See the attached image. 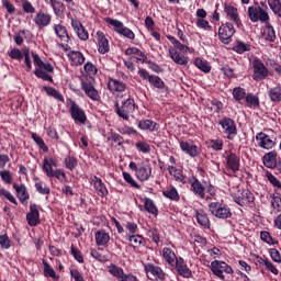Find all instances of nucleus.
<instances>
[{
	"label": "nucleus",
	"mask_w": 281,
	"mask_h": 281,
	"mask_svg": "<svg viewBox=\"0 0 281 281\" xmlns=\"http://www.w3.org/2000/svg\"><path fill=\"white\" fill-rule=\"evenodd\" d=\"M26 221L30 227H36L41 223L38 206L36 204L30 205V212L26 214Z\"/></svg>",
	"instance_id": "obj_10"
},
{
	"label": "nucleus",
	"mask_w": 281,
	"mask_h": 281,
	"mask_svg": "<svg viewBox=\"0 0 281 281\" xmlns=\"http://www.w3.org/2000/svg\"><path fill=\"white\" fill-rule=\"evenodd\" d=\"M225 12L227 16H229L231 21L235 23V25H239L240 19L238 18V9H236V7L226 5Z\"/></svg>",
	"instance_id": "obj_24"
},
{
	"label": "nucleus",
	"mask_w": 281,
	"mask_h": 281,
	"mask_svg": "<svg viewBox=\"0 0 281 281\" xmlns=\"http://www.w3.org/2000/svg\"><path fill=\"white\" fill-rule=\"evenodd\" d=\"M0 196H4L5 199H8V201H10L11 203H13L14 205H18L16 199H15L14 195H12V193H10L8 190H5V189H0Z\"/></svg>",
	"instance_id": "obj_54"
},
{
	"label": "nucleus",
	"mask_w": 281,
	"mask_h": 281,
	"mask_svg": "<svg viewBox=\"0 0 281 281\" xmlns=\"http://www.w3.org/2000/svg\"><path fill=\"white\" fill-rule=\"evenodd\" d=\"M35 189L37 190V192L40 194H49V187H47V186L43 187V182H36Z\"/></svg>",
	"instance_id": "obj_58"
},
{
	"label": "nucleus",
	"mask_w": 281,
	"mask_h": 281,
	"mask_svg": "<svg viewBox=\"0 0 281 281\" xmlns=\"http://www.w3.org/2000/svg\"><path fill=\"white\" fill-rule=\"evenodd\" d=\"M108 87L110 91H117V92L126 91V83L117 79H111L108 83Z\"/></svg>",
	"instance_id": "obj_22"
},
{
	"label": "nucleus",
	"mask_w": 281,
	"mask_h": 281,
	"mask_svg": "<svg viewBox=\"0 0 281 281\" xmlns=\"http://www.w3.org/2000/svg\"><path fill=\"white\" fill-rule=\"evenodd\" d=\"M209 146L213 148V150H223V140L212 139L209 142Z\"/></svg>",
	"instance_id": "obj_56"
},
{
	"label": "nucleus",
	"mask_w": 281,
	"mask_h": 281,
	"mask_svg": "<svg viewBox=\"0 0 281 281\" xmlns=\"http://www.w3.org/2000/svg\"><path fill=\"white\" fill-rule=\"evenodd\" d=\"M168 170L178 183H186V177H183V171L181 169H176L175 166H170Z\"/></svg>",
	"instance_id": "obj_26"
},
{
	"label": "nucleus",
	"mask_w": 281,
	"mask_h": 281,
	"mask_svg": "<svg viewBox=\"0 0 281 281\" xmlns=\"http://www.w3.org/2000/svg\"><path fill=\"white\" fill-rule=\"evenodd\" d=\"M91 181L94 186L97 193L100 196H106L109 194V190H106V187L102 182V179L98 178L97 176H92Z\"/></svg>",
	"instance_id": "obj_15"
},
{
	"label": "nucleus",
	"mask_w": 281,
	"mask_h": 281,
	"mask_svg": "<svg viewBox=\"0 0 281 281\" xmlns=\"http://www.w3.org/2000/svg\"><path fill=\"white\" fill-rule=\"evenodd\" d=\"M99 53L106 54L109 52V40L104 36V33L98 32Z\"/></svg>",
	"instance_id": "obj_19"
},
{
	"label": "nucleus",
	"mask_w": 281,
	"mask_h": 281,
	"mask_svg": "<svg viewBox=\"0 0 281 281\" xmlns=\"http://www.w3.org/2000/svg\"><path fill=\"white\" fill-rule=\"evenodd\" d=\"M43 170L46 172L47 177H52L54 175V168L52 164H49V159L45 158L43 162Z\"/></svg>",
	"instance_id": "obj_53"
},
{
	"label": "nucleus",
	"mask_w": 281,
	"mask_h": 281,
	"mask_svg": "<svg viewBox=\"0 0 281 281\" xmlns=\"http://www.w3.org/2000/svg\"><path fill=\"white\" fill-rule=\"evenodd\" d=\"M178 273L183 278H190V276H192V271H190L187 266H178Z\"/></svg>",
	"instance_id": "obj_60"
},
{
	"label": "nucleus",
	"mask_w": 281,
	"mask_h": 281,
	"mask_svg": "<svg viewBox=\"0 0 281 281\" xmlns=\"http://www.w3.org/2000/svg\"><path fill=\"white\" fill-rule=\"evenodd\" d=\"M130 243L132 247H140V245H144V237L139 235H132L130 236Z\"/></svg>",
	"instance_id": "obj_50"
},
{
	"label": "nucleus",
	"mask_w": 281,
	"mask_h": 281,
	"mask_svg": "<svg viewBox=\"0 0 281 281\" xmlns=\"http://www.w3.org/2000/svg\"><path fill=\"white\" fill-rule=\"evenodd\" d=\"M267 76H269V70H267V67H265V64H262V61L256 59L254 61V80L260 82V80H265Z\"/></svg>",
	"instance_id": "obj_7"
},
{
	"label": "nucleus",
	"mask_w": 281,
	"mask_h": 281,
	"mask_svg": "<svg viewBox=\"0 0 281 281\" xmlns=\"http://www.w3.org/2000/svg\"><path fill=\"white\" fill-rule=\"evenodd\" d=\"M50 5L56 14V16H63L65 14V4L58 0H49Z\"/></svg>",
	"instance_id": "obj_34"
},
{
	"label": "nucleus",
	"mask_w": 281,
	"mask_h": 281,
	"mask_svg": "<svg viewBox=\"0 0 281 281\" xmlns=\"http://www.w3.org/2000/svg\"><path fill=\"white\" fill-rule=\"evenodd\" d=\"M14 190L18 193L19 200L21 201V203H25V201H27V199H30V194H27V190L25 189V186L21 184H13Z\"/></svg>",
	"instance_id": "obj_27"
},
{
	"label": "nucleus",
	"mask_w": 281,
	"mask_h": 281,
	"mask_svg": "<svg viewBox=\"0 0 281 281\" xmlns=\"http://www.w3.org/2000/svg\"><path fill=\"white\" fill-rule=\"evenodd\" d=\"M32 138L37 144V146H40V148L44 150V153H47L49 150V148H47V145H45V140H43V137L38 136L36 133H33Z\"/></svg>",
	"instance_id": "obj_48"
},
{
	"label": "nucleus",
	"mask_w": 281,
	"mask_h": 281,
	"mask_svg": "<svg viewBox=\"0 0 281 281\" xmlns=\"http://www.w3.org/2000/svg\"><path fill=\"white\" fill-rule=\"evenodd\" d=\"M227 166L234 172H236V170H238L240 168V162H239L238 156H236V154H231L228 156V158H227Z\"/></svg>",
	"instance_id": "obj_32"
},
{
	"label": "nucleus",
	"mask_w": 281,
	"mask_h": 281,
	"mask_svg": "<svg viewBox=\"0 0 281 281\" xmlns=\"http://www.w3.org/2000/svg\"><path fill=\"white\" fill-rule=\"evenodd\" d=\"M278 153L270 151L263 156V165L266 168H276L278 164Z\"/></svg>",
	"instance_id": "obj_18"
},
{
	"label": "nucleus",
	"mask_w": 281,
	"mask_h": 281,
	"mask_svg": "<svg viewBox=\"0 0 281 281\" xmlns=\"http://www.w3.org/2000/svg\"><path fill=\"white\" fill-rule=\"evenodd\" d=\"M162 256L169 265L177 262V255H175L170 248H164Z\"/></svg>",
	"instance_id": "obj_36"
},
{
	"label": "nucleus",
	"mask_w": 281,
	"mask_h": 281,
	"mask_svg": "<svg viewBox=\"0 0 281 281\" xmlns=\"http://www.w3.org/2000/svg\"><path fill=\"white\" fill-rule=\"evenodd\" d=\"M85 71L88 74V76H95V74H98V68L88 61L85 65Z\"/></svg>",
	"instance_id": "obj_57"
},
{
	"label": "nucleus",
	"mask_w": 281,
	"mask_h": 281,
	"mask_svg": "<svg viewBox=\"0 0 281 281\" xmlns=\"http://www.w3.org/2000/svg\"><path fill=\"white\" fill-rule=\"evenodd\" d=\"M44 265V274L48 278H53L54 280H58V276H56V271L53 270L52 266L44 259L43 261Z\"/></svg>",
	"instance_id": "obj_40"
},
{
	"label": "nucleus",
	"mask_w": 281,
	"mask_h": 281,
	"mask_svg": "<svg viewBox=\"0 0 281 281\" xmlns=\"http://www.w3.org/2000/svg\"><path fill=\"white\" fill-rule=\"evenodd\" d=\"M71 25L81 41H87V38H89V32L85 30V26H82V23L79 20H71Z\"/></svg>",
	"instance_id": "obj_14"
},
{
	"label": "nucleus",
	"mask_w": 281,
	"mask_h": 281,
	"mask_svg": "<svg viewBox=\"0 0 281 281\" xmlns=\"http://www.w3.org/2000/svg\"><path fill=\"white\" fill-rule=\"evenodd\" d=\"M196 221L199 225L202 227L210 228V217H207V214L203 211H198L196 212Z\"/></svg>",
	"instance_id": "obj_33"
},
{
	"label": "nucleus",
	"mask_w": 281,
	"mask_h": 281,
	"mask_svg": "<svg viewBox=\"0 0 281 281\" xmlns=\"http://www.w3.org/2000/svg\"><path fill=\"white\" fill-rule=\"evenodd\" d=\"M246 102L248 106H260V101L258 100V97L249 93L246 95Z\"/></svg>",
	"instance_id": "obj_51"
},
{
	"label": "nucleus",
	"mask_w": 281,
	"mask_h": 281,
	"mask_svg": "<svg viewBox=\"0 0 281 281\" xmlns=\"http://www.w3.org/2000/svg\"><path fill=\"white\" fill-rule=\"evenodd\" d=\"M105 21L110 25H113L115 32L122 34V36H125V38H130L131 41L135 38V33H133L131 29L125 27V25L121 21L113 20L111 18H106Z\"/></svg>",
	"instance_id": "obj_4"
},
{
	"label": "nucleus",
	"mask_w": 281,
	"mask_h": 281,
	"mask_svg": "<svg viewBox=\"0 0 281 281\" xmlns=\"http://www.w3.org/2000/svg\"><path fill=\"white\" fill-rule=\"evenodd\" d=\"M70 113H71L72 120H75L76 122H79L80 124H85V122H87V115L78 104L76 103L71 104Z\"/></svg>",
	"instance_id": "obj_13"
},
{
	"label": "nucleus",
	"mask_w": 281,
	"mask_h": 281,
	"mask_svg": "<svg viewBox=\"0 0 281 281\" xmlns=\"http://www.w3.org/2000/svg\"><path fill=\"white\" fill-rule=\"evenodd\" d=\"M194 65L198 67V69H201V71H204V74H210L212 71V67L207 65V61H203L201 58L194 59Z\"/></svg>",
	"instance_id": "obj_38"
},
{
	"label": "nucleus",
	"mask_w": 281,
	"mask_h": 281,
	"mask_svg": "<svg viewBox=\"0 0 281 281\" xmlns=\"http://www.w3.org/2000/svg\"><path fill=\"white\" fill-rule=\"evenodd\" d=\"M95 240H97V245L104 246V245H108L109 240H111V237L106 232L98 231L95 233Z\"/></svg>",
	"instance_id": "obj_28"
},
{
	"label": "nucleus",
	"mask_w": 281,
	"mask_h": 281,
	"mask_svg": "<svg viewBox=\"0 0 281 281\" xmlns=\"http://www.w3.org/2000/svg\"><path fill=\"white\" fill-rule=\"evenodd\" d=\"M55 32L60 41H64V43H69V33H67V29L65 26L57 24L55 26Z\"/></svg>",
	"instance_id": "obj_31"
},
{
	"label": "nucleus",
	"mask_w": 281,
	"mask_h": 281,
	"mask_svg": "<svg viewBox=\"0 0 281 281\" xmlns=\"http://www.w3.org/2000/svg\"><path fill=\"white\" fill-rule=\"evenodd\" d=\"M209 212L216 218H229L232 216V211L226 205L221 202H212L209 204Z\"/></svg>",
	"instance_id": "obj_1"
},
{
	"label": "nucleus",
	"mask_w": 281,
	"mask_h": 281,
	"mask_svg": "<svg viewBox=\"0 0 281 281\" xmlns=\"http://www.w3.org/2000/svg\"><path fill=\"white\" fill-rule=\"evenodd\" d=\"M164 196L167 199H170L171 201H179V192L175 187H172L170 190L164 191Z\"/></svg>",
	"instance_id": "obj_46"
},
{
	"label": "nucleus",
	"mask_w": 281,
	"mask_h": 281,
	"mask_svg": "<svg viewBox=\"0 0 281 281\" xmlns=\"http://www.w3.org/2000/svg\"><path fill=\"white\" fill-rule=\"evenodd\" d=\"M236 30H234V25L232 23L223 24L218 29L220 40L226 45L229 44V41H232V36H234Z\"/></svg>",
	"instance_id": "obj_6"
},
{
	"label": "nucleus",
	"mask_w": 281,
	"mask_h": 281,
	"mask_svg": "<svg viewBox=\"0 0 281 281\" xmlns=\"http://www.w3.org/2000/svg\"><path fill=\"white\" fill-rule=\"evenodd\" d=\"M109 271L112 276H114V278H119L121 280L124 278V270L115 265H111L109 267Z\"/></svg>",
	"instance_id": "obj_44"
},
{
	"label": "nucleus",
	"mask_w": 281,
	"mask_h": 281,
	"mask_svg": "<svg viewBox=\"0 0 281 281\" xmlns=\"http://www.w3.org/2000/svg\"><path fill=\"white\" fill-rule=\"evenodd\" d=\"M191 188L193 192L199 195L200 199H205V187H203L201 181L194 179L191 183Z\"/></svg>",
	"instance_id": "obj_25"
},
{
	"label": "nucleus",
	"mask_w": 281,
	"mask_h": 281,
	"mask_svg": "<svg viewBox=\"0 0 281 281\" xmlns=\"http://www.w3.org/2000/svg\"><path fill=\"white\" fill-rule=\"evenodd\" d=\"M81 87L88 98H90L91 100H100V94L98 93V90H95V87H93V85L89 82H82Z\"/></svg>",
	"instance_id": "obj_17"
},
{
	"label": "nucleus",
	"mask_w": 281,
	"mask_h": 281,
	"mask_svg": "<svg viewBox=\"0 0 281 281\" xmlns=\"http://www.w3.org/2000/svg\"><path fill=\"white\" fill-rule=\"evenodd\" d=\"M0 245L2 249H10V238L8 235H0Z\"/></svg>",
	"instance_id": "obj_62"
},
{
	"label": "nucleus",
	"mask_w": 281,
	"mask_h": 281,
	"mask_svg": "<svg viewBox=\"0 0 281 281\" xmlns=\"http://www.w3.org/2000/svg\"><path fill=\"white\" fill-rule=\"evenodd\" d=\"M68 56L74 65H82L85 63V56L80 52H71Z\"/></svg>",
	"instance_id": "obj_37"
},
{
	"label": "nucleus",
	"mask_w": 281,
	"mask_h": 281,
	"mask_svg": "<svg viewBox=\"0 0 281 281\" xmlns=\"http://www.w3.org/2000/svg\"><path fill=\"white\" fill-rule=\"evenodd\" d=\"M0 176L5 183H12V173L10 171H0Z\"/></svg>",
	"instance_id": "obj_63"
},
{
	"label": "nucleus",
	"mask_w": 281,
	"mask_h": 281,
	"mask_svg": "<svg viewBox=\"0 0 281 281\" xmlns=\"http://www.w3.org/2000/svg\"><path fill=\"white\" fill-rule=\"evenodd\" d=\"M180 148L191 157H196V155H199V147H196V145H190L188 142H181Z\"/></svg>",
	"instance_id": "obj_21"
},
{
	"label": "nucleus",
	"mask_w": 281,
	"mask_h": 281,
	"mask_svg": "<svg viewBox=\"0 0 281 281\" xmlns=\"http://www.w3.org/2000/svg\"><path fill=\"white\" fill-rule=\"evenodd\" d=\"M220 124L222 125L224 133H226L227 139H234V136L238 133L234 120L225 117L222 121H220Z\"/></svg>",
	"instance_id": "obj_8"
},
{
	"label": "nucleus",
	"mask_w": 281,
	"mask_h": 281,
	"mask_svg": "<svg viewBox=\"0 0 281 281\" xmlns=\"http://www.w3.org/2000/svg\"><path fill=\"white\" fill-rule=\"evenodd\" d=\"M150 173H151L150 167H139L136 170L137 178L140 181H148V179H150Z\"/></svg>",
	"instance_id": "obj_30"
},
{
	"label": "nucleus",
	"mask_w": 281,
	"mask_h": 281,
	"mask_svg": "<svg viewBox=\"0 0 281 281\" xmlns=\"http://www.w3.org/2000/svg\"><path fill=\"white\" fill-rule=\"evenodd\" d=\"M149 82L150 85H153V87H156V89H164V87H166V85L164 83V80H161V78H159V76H149Z\"/></svg>",
	"instance_id": "obj_43"
},
{
	"label": "nucleus",
	"mask_w": 281,
	"mask_h": 281,
	"mask_svg": "<svg viewBox=\"0 0 281 281\" xmlns=\"http://www.w3.org/2000/svg\"><path fill=\"white\" fill-rule=\"evenodd\" d=\"M256 139L261 148H266L267 150L273 148L276 146V142L271 139V137L262 132L256 135Z\"/></svg>",
	"instance_id": "obj_11"
},
{
	"label": "nucleus",
	"mask_w": 281,
	"mask_h": 281,
	"mask_svg": "<svg viewBox=\"0 0 281 281\" xmlns=\"http://www.w3.org/2000/svg\"><path fill=\"white\" fill-rule=\"evenodd\" d=\"M133 111H135V100L132 98L123 102L121 108L120 104L116 103V113L120 117H123V120H128V114L133 113Z\"/></svg>",
	"instance_id": "obj_5"
},
{
	"label": "nucleus",
	"mask_w": 281,
	"mask_h": 281,
	"mask_svg": "<svg viewBox=\"0 0 281 281\" xmlns=\"http://www.w3.org/2000/svg\"><path fill=\"white\" fill-rule=\"evenodd\" d=\"M65 164L68 170H72L74 168H76V166H78V160H76V158L74 157H68L65 159Z\"/></svg>",
	"instance_id": "obj_59"
},
{
	"label": "nucleus",
	"mask_w": 281,
	"mask_h": 281,
	"mask_svg": "<svg viewBox=\"0 0 281 281\" xmlns=\"http://www.w3.org/2000/svg\"><path fill=\"white\" fill-rule=\"evenodd\" d=\"M270 256L274 262H281L280 251L276 248L270 249Z\"/></svg>",
	"instance_id": "obj_64"
},
{
	"label": "nucleus",
	"mask_w": 281,
	"mask_h": 281,
	"mask_svg": "<svg viewBox=\"0 0 281 281\" xmlns=\"http://www.w3.org/2000/svg\"><path fill=\"white\" fill-rule=\"evenodd\" d=\"M248 16L252 23H258V21H261V23H267V21H269V13H267L265 9L260 7H249Z\"/></svg>",
	"instance_id": "obj_2"
},
{
	"label": "nucleus",
	"mask_w": 281,
	"mask_h": 281,
	"mask_svg": "<svg viewBox=\"0 0 281 281\" xmlns=\"http://www.w3.org/2000/svg\"><path fill=\"white\" fill-rule=\"evenodd\" d=\"M44 90L46 91V93L48 95H50L52 98H55V100H59L60 102H63V100H65L63 98V94H60V92H58V90H56L52 87H44Z\"/></svg>",
	"instance_id": "obj_45"
},
{
	"label": "nucleus",
	"mask_w": 281,
	"mask_h": 281,
	"mask_svg": "<svg viewBox=\"0 0 281 281\" xmlns=\"http://www.w3.org/2000/svg\"><path fill=\"white\" fill-rule=\"evenodd\" d=\"M263 38L266 41H270V43H273L276 41V30H273V26L271 24L266 25V29L263 31Z\"/></svg>",
	"instance_id": "obj_35"
},
{
	"label": "nucleus",
	"mask_w": 281,
	"mask_h": 281,
	"mask_svg": "<svg viewBox=\"0 0 281 281\" xmlns=\"http://www.w3.org/2000/svg\"><path fill=\"white\" fill-rule=\"evenodd\" d=\"M136 148L140 150V153H150V145L145 142L136 143Z\"/></svg>",
	"instance_id": "obj_61"
},
{
	"label": "nucleus",
	"mask_w": 281,
	"mask_h": 281,
	"mask_svg": "<svg viewBox=\"0 0 281 281\" xmlns=\"http://www.w3.org/2000/svg\"><path fill=\"white\" fill-rule=\"evenodd\" d=\"M234 49L237 54H245V52H249L251 49V46H249V44L238 42Z\"/></svg>",
	"instance_id": "obj_52"
},
{
	"label": "nucleus",
	"mask_w": 281,
	"mask_h": 281,
	"mask_svg": "<svg viewBox=\"0 0 281 281\" xmlns=\"http://www.w3.org/2000/svg\"><path fill=\"white\" fill-rule=\"evenodd\" d=\"M22 10L26 12V14H34L36 12L34 5L27 0H22Z\"/></svg>",
	"instance_id": "obj_49"
},
{
	"label": "nucleus",
	"mask_w": 281,
	"mask_h": 281,
	"mask_svg": "<svg viewBox=\"0 0 281 281\" xmlns=\"http://www.w3.org/2000/svg\"><path fill=\"white\" fill-rule=\"evenodd\" d=\"M211 270L214 276L221 278V280H225L224 273H234V269L229 267V265L225 263V261L214 260L211 262Z\"/></svg>",
	"instance_id": "obj_3"
},
{
	"label": "nucleus",
	"mask_w": 281,
	"mask_h": 281,
	"mask_svg": "<svg viewBox=\"0 0 281 281\" xmlns=\"http://www.w3.org/2000/svg\"><path fill=\"white\" fill-rule=\"evenodd\" d=\"M145 271L146 273H150L153 278H158V280H164L166 278L164 270L157 266H153L151 263H147L145 266Z\"/></svg>",
	"instance_id": "obj_16"
},
{
	"label": "nucleus",
	"mask_w": 281,
	"mask_h": 281,
	"mask_svg": "<svg viewBox=\"0 0 281 281\" xmlns=\"http://www.w3.org/2000/svg\"><path fill=\"white\" fill-rule=\"evenodd\" d=\"M269 97L272 102H281V87L270 89Z\"/></svg>",
	"instance_id": "obj_39"
},
{
	"label": "nucleus",
	"mask_w": 281,
	"mask_h": 281,
	"mask_svg": "<svg viewBox=\"0 0 281 281\" xmlns=\"http://www.w3.org/2000/svg\"><path fill=\"white\" fill-rule=\"evenodd\" d=\"M46 71H49L50 74L54 72V66L52 64H45L43 61L42 66L35 69V76L37 78H42V80H48V82H54V79L52 76H49Z\"/></svg>",
	"instance_id": "obj_9"
},
{
	"label": "nucleus",
	"mask_w": 281,
	"mask_h": 281,
	"mask_svg": "<svg viewBox=\"0 0 281 281\" xmlns=\"http://www.w3.org/2000/svg\"><path fill=\"white\" fill-rule=\"evenodd\" d=\"M169 54H170V58L177 65H188V58L179 54V52H177L175 48H170Z\"/></svg>",
	"instance_id": "obj_23"
},
{
	"label": "nucleus",
	"mask_w": 281,
	"mask_h": 281,
	"mask_svg": "<svg viewBox=\"0 0 281 281\" xmlns=\"http://www.w3.org/2000/svg\"><path fill=\"white\" fill-rule=\"evenodd\" d=\"M34 21L38 27H47L52 23V16L45 13H37Z\"/></svg>",
	"instance_id": "obj_20"
},
{
	"label": "nucleus",
	"mask_w": 281,
	"mask_h": 281,
	"mask_svg": "<svg viewBox=\"0 0 281 281\" xmlns=\"http://www.w3.org/2000/svg\"><path fill=\"white\" fill-rule=\"evenodd\" d=\"M168 38L170 40V43H172V45H175L176 49H179L180 52H188V49H190V47H188V45L181 44V42H179L177 38H175L172 36H168Z\"/></svg>",
	"instance_id": "obj_47"
},
{
	"label": "nucleus",
	"mask_w": 281,
	"mask_h": 281,
	"mask_svg": "<svg viewBox=\"0 0 281 281\" xmlns=\"http://www.w3.org/2000/svg\"><path fill=\"white\" fill-rule=\"evenodd\" d=\"M254 193L248 190H243L240 195L235 198V203H237V205H240L241 207L244 205H249V203H254Z\"/></svg>",
	"instance_id": "obj_12"
},
{
	"label": "nucleus",
	"mask_w": 281,
	"mask_h": 281,
	"mask_svg": "<svg viewBox=\"0 0 281 281\" xmlns=\"http://www.w3.org/2000/svg\"><path fill=\"white\" fill-rule=\"evenodd\" d=\"M268 4L270 5V9L277 16L281 18V3L280 0H268Z\"/></svg>",
	"instance_id": "obj_42"
},
{
	"label": "nucleus",
	"mask_w": 281,
	"mask_h": 281,
	"mask_svg": "<svg viewBox=\"0 0 281 281\" xmlns=\"http://www.w3.org/2000/svg\"><path fill=\"white\" fill-rule=\"evenodd\" d=\"M145 210L149 214L157 216V206L155 205V202L148 198H145Z\"/></svg>",
	"instance_id": "obj_41"
},
{
	"label": "nucleus",
	"mask_w": 281,
	"mask_h": 281,
	"mask_svg": "<svg viewBox=\"0 0 281 281\" xmlns=\"http://www.w3.org/2000/svg\"><path fill=\"white\" fill-rule=\"evenodd\" d=\"M138 126L142 128V131H157V128H159V125L155 121L150 120L140 121Z\"/></svg>",
	"instance_id": "obj_29"
},
{
	"label": "nucleus",
	"mask_w": 281,
	"mask_h": 281,
	"mask_svg": "<svg viewBox=\"0 0 281 281\" xmlns=\"http://www.w3.org/2000/svg\"><path fill=\"white\" fill-rule=\"evenodd\" d=\"M245 95H247V93L245 92V89H243V88H235L233 90V97L235 98V100H243L245 98Z\"/></svg>",
	"instance_id": "obj_55"
}]
</instances>
